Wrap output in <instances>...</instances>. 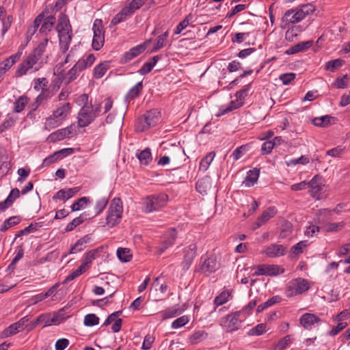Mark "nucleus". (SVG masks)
Masks as SVG:
<instances>
[{
  "instance_id": "nucleus-1",
  "label": "nucleus",
  "mask_w": 350,
  "mask_h": 350,
  "mask_svg": "<svg viewBox=\"0 0 350 350\" xmlns=\"http://www.w3.org/2000/svg\"><path fill=\"white\" fill-rule=\"evenodd\" d=\"M314 11L315 6L312 3L301 5L296 9L288 10L282 18V23L284 25V27L285 28L290 23H299Z\"/></svg>"
},
{
  "instance_id": "nucleus-2",
  "label": "nucleus",
  "mask_w": 350,
  "mask_h": 350,
  "mask_svg": "<svg viewBox=\"0 0 350 350\" xmlns=\"http://www.w3.org/2000/svg\"><path fill=\"white\" fill-rule=\"evenodd\" d=\"M57 31L59 40V46L63 53H66L72 40V29L68 16L62 14L58 19Z\"/></svg>"
},
{
  "instance_id": "nucleus-3",
  "label": "nucleus",
  "mask_w": 350,
  "mask_h": 350,
  "mask_svg": "<svg viewBox=\"0 0 350 350\" xmlns=\"http://www.w3.org/2000/svg\"><path fill=\"white\" fill-rule=\"evenodd\" d=\"M100 111V104H98L95 107H93L92 104L85 103L78 113V126L82 128L90 125L98 116Z\"/></svg>"
},
{
  "instance_id": "nucleus-4",
  "label": "nucleus",
  "mask_w": 350,
  "mask_h": 350,
  "mask_svg": "<svg viewBox=\"0 0 350 350\" xmlns=\"http://www.w3.org/2000/svg\"><path fill=\"white\" fill-rule=\"evenodd\" d=\"M167 199L168 196L165 193L154 194L146 197L143 202V212L150 213L159 211L165 206Z\"/></svg>"
},
{
  "instance_id": "nucleus-5",
  "label": "nucleus",
  "mask_w": 350,
  "mask_h": 350,
  "mask_svg": "<svg viewBox=\"0 0 350 350\" xmlns=\"http://www.w3.org/2000/svg\"><path fill=\"white\" fill-rule=\"evenodd\" d=\"M123 206L120 198H114L109 207L106 217V224L110 228L113 227L120 221L122 216Z\"/></svg>"
},
{
  "instance_id": "nucleus-6",
  "label": "nucleus",
  "mask_w": 350,
  "mask_h": 350,
  "mask_svg": "<svg viewBox=\"0 0 350 350\" xmlns=\"http://www.w3.org/2000/svg\"><path fill=\"white\" fill-rule=\"evenodd\" d=\"M71 111V105L69 103H64L46 119L45 125L49 129H54L58 126Z\"/></svg>"
},
{
  "instance_id": "nucleus-7",
  "label": "nucleus",
  "mask_w": 350,
  "mask_h": 350,
  "mask_svg": "<svg viewBox=\"0 0 350 350\" xmlns=\"http://www.w3.org/2000/svg\"><path fill=\"white\" fill-rule=\"evenodd\" d=\"M220 267V262L215 254H206L200 258L199 268L197 271L208 276L217 271Z\"/></svg>"
},
{
  "instance_id": "nucleus-8",
  "label": "nucleus",
  "mask_w": 350,
  "mask_h": 350,
  "mask_svg": "<svg viewBox=\"0 0 350 350\" xmlns=\"http://www.w3.org/2000/svg\"><path fill=\"white\" fill-rule=\"evenodd\" d=\"M160 112L153 109L147 111L143 116L138 118L135 124V130L142 132L154 126L159 120Z\"/></svg>"
},
{
  "instance_id": "nucleus-9",
  "label": "nucleus",
  "mask_w": 350,
  "mask_h": 350,
  "mask_svg": "<svg viewBox=\"0 0 350 350\" xmlns=\"http://www.w3.org/2000/svg\"><path fill=\"white\" fill-rule=\"evenodd\" d=\"M310 288L307 280L298 278L288 282L286 287L285 295L287 297H292L301 295Z\"/></svg>"
},
{
  "instance_id": "nucleus-10",
  "label": "nucleus",
  "mask_w": 350,
  "mask_h": 350,
  "mask_svg": "<svg viewBox=\"0 0 350 350\" xmlns=\"http://www.w3.org/2000/svg\"><path fill=\"white\" fill-rule=\"evenodd\" d=\"M250 88L251 84L250 83L245 85L239 91L237 92L235 94L237 100L231 101L228 107L224 109L221 108L219 113L217 115V116L224 115L230 111H233L234 109L241 107L243 105V100L247 96V93L250 91Z\"/></svg>"
},
{
  "instance_id": "nucleus-11",
  "label": "nucleus",
  "mask_w": 350,
  "mask_h": 350,
  "mask_svg": "<svg viewBox=\"0 0 350 350\" xmlns=\"http://www.w3.org/2000/svg\"><path fill=\"white\" fill-rule=\"evenodd\" d=\"M92 30L94 36L92 46L94 50L98 51L103 46L105 42V31L101 20H95L92 26Z\"/></svg>"
},
{
  "instance_id": "nucleus-12",
  "label": "nucleus",
  "mask_w": 350,
  "mask_h": 350,
  "mask_svg": "<svg viewBox=\"0 0 350 350\" xmlns=\"http://www.w3.org/2000/svg\"><path fill=\"white\" fill-rule=\"evenodd\" d=\"M40 59L36 55L31 53L26 59H25L18 67L16 70L17 76L25 75L27 72L31 68H34V71L39 70L40 66H37Z\"/></svg>"
},
{
  "instance_id": "nucleus-13",
  "label": "nucleus",
  "mask_w": 350,
  "mask_h": 350,
  "mask_svg": "<svg viewBox=\"0 0 350 350\" xmlns=\"http://www.w3.org/2000/svg\"><path fill=\"white\" fill-rule=\"evenodd\" d=\"M184 258L182 262V267L184 270H188L191 265L197 254V246L193 243L184 249Z\"/></svg>"
},
{
  "instance_id": "nucleus-14",
  "label": "nucleus",
  "mask_w": 350,
  "mask_h": 350,
  "mask_svg": "<svg viewBox=\"0 0 350 350\" xmlns=\"http://www.w3.org/2000/svg\"><path fill=\"white\" fill-rule=\"evenodd\" d=\"M321 322V319L312 313H305L301 316L299 319L300 324L306 329L310 330L315 327V325H319Z\"/></svg>"
},
{
  "instance_id": "nucleus-15",
  "label": "nucleus",
  "mask_w": 350,
  "mask_h": 350,
  "mask_svg": "<svg viewBox=\"0 0 350 350\" xmlns=\"http://www.w3.org/2000/svg\"><path fill=\"white\" fill-rule=\"evenodd\" d=\"M176 237L177 232L174 228L168 230L165 234V240L158 247L159 254H163L169 247L173 245Z\"/></svg>"
},
{
  "instance_id": "nucleus-16",
  "label": "nucleus",
  "mask_w": 350,
  "mask_h": 350,
  "mask_svg": "<svg viewBox=\"0 0 350 350\" xmlns=\"http://www.w3.org/2000/svg\"><path fill=\"white\" fill-rule=\"evenodd\" d=\"M146 49V44H141L131 48L129 51L124 53L121 58L120 62L126 64L133 59L134 57L142 54Z\"/></svg>"
},
{
  "instance_id": "nucleus-17",
  "label": "nucleus",
  "mask_w": 350,
  "mask_h": 350,
  "mask_svg": "<svg viewBox=\"0 0 350 350\" xmlns=\"http://www.w3.org/2000/svg\"><path fill=\"white\" fill-rule=\"evenodd\" d=\"M268 257L277 258L285 255L286 248L282 245L271 244L267 246L263 252Z\"/></svg>"
},
{
  "instance_id": "nucleus-18",
  "label": "nucleus",
  "mask_w": 350,
  "mask_h": 350,
  "mask_svg": "<svg viewBox=\"0 0 350 350\" xmlns=\"http://www.w3.org/2000/svg\"><path fill=\"white\" fill-rule=\"evenodd\" d=\"M241 313V311H238L226 317L225 327L227 332H233L239 328L241 321H239V317Z\"/></svg>"
},
{
  "instance_id": "nucleus-19",
  "label": "nucleus",
  "mask_w": 350,
  "mask_h": 350,
  "mask_svg": "<svg viewBox=\"0 0 350 350\" xmlns=\"http://www.w3.org/2000/svg\"><path fill=\"white\" fill-rule=\"evenodd\" d=\"M185 153L184 151L178 149L176 152L172 153L171 154V157L169 156H163L161 157L159 161L157 162V164L159 165H165L170 163V160L172 159L174 162H175L176 164L179 163V160L183 159L185 161Z\"/></svg>"
},
{
  "instance_id": "nucleus-20",
  "label": "nucleus",
  "mask_w": 350,
  "mask_h": 350,
  "mask_svg": "<svg viewBox=\"0 0 350 350\" xmlns=\"http://www.w3.org/2000/svg\"><path fill=\"white\" fill-rule=\"evenodd\" d=\"M80 191V187L69 188L68 189H60L53 197V200H60L64 202L73 197Z\"/></svg>"
},
{
  "instance_id": "nucleus-21",
  "label": "nucleus",
  "mask_w": 350,
  "mask_h": 350,
  "mask_svg": "<svg viewBox=\"0 0 350 350\" xmlns=\"http://www.w3.org/2000/svg\"><path fill=\"white\" fill-rule=\"evenodd\" d=\"M92 239L90 234H86L79 239L75 244L70 248L69 254H76L83 251L90 242Z\"/></svg>"
},
{
  "instance_id": "nucleus-22",
  "label": "nucleus",
  "mask_w": 350,
  "mask_h": 350,
  "mask_svg": "<svg viewBox=\"0 0 350 350\" xmlns=\"http://www.w3.org/2000/svg\"><path fill=\"white\" fill-rule=\"evenodd\" d=\"M95 61V57L93 54H90L86 57H83L79 59L77 62L74 65L78 71H83L87 68L90 67Z\"/></svg>"
},
{
  "instance_id": "nucleus-23",
  "label": "nucleus",
  "mask_w": 350,
  "mask_h": 350,
  "mask_svg": "<svg viewBox=\"0 0 350 350\" xmlns=\"http://www.w3.org/2000/svg\"><path fill=\"white\" fill-rule=\"evenodd\" d=\"M277 213V210L274 206H270L267 208L257 219V227H260L271 218L273 217Z\"/></svg>"
},
{
  "instance_id": "nucleus-24",
  "label": "nucleus",
  "mask_w": 350,
  "mask_h": 350,
  "mask_svg": "<svg viewBox=\"0 0 350 350\" xmlns=\"http://www.w3.org/2000/svg\"><path fill=\"white\" fill-rule=\"evenodd\" d=\"M143 90V82L139 81L132 87L125 96L124 100L129 103L131 100L139 96Z\"/></svg>"
},
{
  "instance_id": "nucleus-25",
  "label": "nucleus",
  "mask_w": 350,
  "mask_h": 350,
  "mask_svg": "<svg viewBox=\"0 0 350 350\" xmlns=\"http://www.w3.org/2000/svg\"><path fill=\"white\" fill-rule=\"evenodd\" d=\"M196 190L201 194H206L211 187L210 177L206 176L198 180L196 185Z\"/></svg>"
},
{
  "instance_id": "nucleus-26",
  "label": "nucleus",
  "mask_w": 350,
  "mask_h": 350,
  "mask_svg": "<svg viewBox=\"0 0 350 350\" xmlns=\"http://www.w3.org/2000/svg\"><path fill=\"white\" fill-rule=\"evenodd\" d=\"M21 53L18 52L5 59L1 64L0 69L5 73L21 57Z\"/></svg>"
},
{
  "instance_id": "nucleus-27",
  "label": "nucleus",
  "mask_w": 350,
  "mask_h": 350,
  "mask_svg": "<svg viewBox=\"0 0 350 350\" xmlns=\"http://www.w3.org/2000/svg\"><path fill=\"white\" fill-rule=\"evenodd\" d=\"M259 174V169L254 168L253 170H249L243 183L248 187L253 186L257 182Z\"/></svg>"
},
{
  "instance_id": "nucleus-28",
  "label": "nucleus",
  "mask_w": 350,
  "mask_h": 350,
  "mask_svg": "<svg viewBox=\"0 0 350 350\" xmlns=\"http://www.w3.org/2000/svg\"><path fill=\"white\" fill-rule=\"evenodd\" d=\"M136 157L139 160L142 165H148L152 160V153L149 148L143 150L137 151Z\"/></svg>"
},
{
  "instance_id": "nucleus-29",
  "label": "nucleus",
  "mask_w": 350,
  "mask_h": 350,
  "mask_svg": "<svg viewBox=\"0 0 350 350\" xmlns=\"http://www.w3.org/2000/svg\"><path fill=\"white\" fill-rule=\"evenodd\" d=\"M133 13L129 9V8L124 7L120 12H118L111 20V25H116L126 20L127 16H131Z\"/></svg>"
},
{
  "instance_id": "nucleus-30",
  "label": "nucleus",
  "mask_w": 350,
  "mask_h": 350,
  "mask_svg": "<svg viewBox=\"0 0 350 350\" xmlns=\"http://www.w3.org/2000/svg\"><path fill=\"white\" fill-rule=\"evenodd\" d=\"M109 62H103L98 64L94 68L93 76L95 79H100L103 77L107 70L109 68Z\"/></svg>"
},
{
  "instance_id": "nucleus-31",
  "label": "nucleus",
  "mask_w": 350,
  "mask_h": 350,
  "mask_svg": "<svg viewBox=\"0 0 350 350\" xmlns=\"http://www.w3.org/2000/svg\"><path fill=\"white\" fill-rule=\"evenodd\" d=\"M55 21L56 18L53 16H49L46 18H44V23L41 25L40 32L42 33H47L48 32L51 31Z\"/></svg>"
},
{
  "instance_id": "nucleus-32",
  "label": "nucleus",
  "mask_w": 350,
  "mask_h": 350,
  "mask_svg": "<svg viewBox=\"0 0 350 350\" xmlns=\"http://www.w3.org/2000/svg\"><path fill=\"white\" fill-rule=\"evenodd\" d=\"M332 120H334V118L329 116H323L314 118L312 120V123L317 126L325 127L331 124Z\"/></svg>"
},
{
  "instance_id": "nucleus-33",
  "label": "nucleus",
  "mask_w": 350,
  "mask_h": 350,
  "mask_svg": "<svg viewBox=\"0 0 350 350\" xmlns=\"http://www.w3.org/2000/svg\"><path fill=\"white\" fill-rule=\"evenodd\" d=\"M29 98L25 96H20L14 103V111L16 113L21 112L26 105L29 103Z\"/></svg>"
},
{
  "instance_id": "nucleus-34",
  "label": "nucleus",
  "mask_w": 350,
  "mask_h": 350,
  "mask_svg": "<svg viewBox=\"0 0 350 350\" xmlns=\"http://www.w3.org/2000/svg\"><path fill=\"white\" fill-rule=\"evenodd\" d=\"M280 301H281V298L279 296H278V295L273 296L272 297L269 299L265 302L258 305L257 307L256 311H257V312L260 313V312H262L264 310H265L266 308L274 305L276 303L280 302Z\"/></svg>"
},
{
  "instance_id": "nucleus-35",
  "label": "nucleus",
  "mask_w": 350,
  "mask_h": 350,
  "mask_svg": "<svg viewBox=\"0 0 350 350\" xmlns=\"http://www.w3.org/2000/svg\"><path fill=\"white\" fill-rule=\"evenodd\" d=\"M117 256L119 260L124 262H129L132 258L131 250L128 248L119 247L117 250Z\"/></svg>"
},
{
  "instance_id": "nucleus-36",
  "label": "nucleus",
  "mask_w": 350,
  "mask_h": 350,
  "mask_svg": "<svg viewBox=\"0 0 350 350\" xmlns=\"http://www.w3.org/2000/svg\"><path fill=\"white\" fill-rule=\"evenodd\" d=\"M86 215L85 213H82L79 217L73 219L70 223H68L65 228L66 232H70L73 230L77 226L82 224L86 219Z\"/></svg>"
},
{
  "instance_id": "nucleus-37",
  "label": "nucleus",
  "mask_w": 350,
  "mask_h": 350,
  "mask_svg": "<svg viewBox=\"0 0 350 350\" xmlns=\"http://www.w3.org/2000/svg\"><path fill=\"white\" fill-rule=\"evenodd\" d=\"M21 329L18 328L17 323H14L9 325L1 333V338H5L10 337L19 332Z\"/></svg>"
},
{
  "instance_id": "nucleus-38",
  "label": "nucleus",
  "mask_w": 350,
  "mask_h": 350,
  "mask_svg": "<svg viewBox=\"0 0 350 350\" xmlns=\"http://www.w3.org/2000/svg\"><path fill=\"white\" fill-rule=\"evenodd\" d=\"M319 180L320 178L318 176H315L310 182H307L308 185L311 188L310 193L312 196L321 190V185L319 183Z\"/></svg>"
},
{
  "instance_id": "nucleus-39",
  "label": "nucleus",
  "mask_w": 350,
  "mask_h": 350,
  "mask_svg": "<svg viewBox=\"0 0 350 350\" xmlns=\"http://www.w3.org/2000/svg\"><path fill=\"white\" fill-rule=\"evenodd\" d=\"M250 150L249 144L242 145L237 147L231 154L234 161H237L241 158Z\"/></svg>"
},
{
  "instance_id": "nucleus-40",
  "label": "nucleus",
  "mask_w": 350,
  "mask_h": 350,
  "mask_svg": "<svg viewBox=\"0 0 350 350\" xmlns=\"http://www.w3.org/2000/svg\"><path fill=\"white\" fill-rule=\"evenodd\" d=\"M215 156V153L214 152H209L206 157H204L200 161V169L203 171H206L213 161L214 157Z\"/></svg>"
},
{
  "instance_id": "nucleus-41",
  "label": "nucleus",
  "mask_w": 350,
  "mask_h": 350,
  "mask_svg": "<svg viewBox=\"0 0 350 350\" xmlns=\"http://www.w3.org/2000/svg\"><path fill=\"white\" fill-rule=\"evenodd\" d=\"M182 310H180L179 308H170L162 312V319H167L170 318H173L180 314Z\"/></svg>"
},
{
  "instance_id": "nucleus-42",
  "label": "nucleus",
  "mask_w": 350,
  "mask_h": 350,
  "mask_svg": "<svg viewBox=\"0 0 350 350\" xmlns=\"http://www.w3.org/2000/svg\"><path fill=\"white\" fill-rule=\"evenodd\" d=\"M169 32L166 31L163 34L159 36L156 40V44L152 49V51H157L165 45L167 38H168Z\"/></svg>"
},
{
  "instance_id": "nucleus-43",
  "label": "nucleus",
  "mask_w": 350,
  "mask_h": 350,
  "mask_svg": "<svg viewBox=\"0 0 350 350\" xmlns=\"http://www.w3.org/2000/svg\"><path fill=\"white\" fill-rule=\"evenodd\" d=\"M108 204V198L107 197H103L97 200L94 206L95 216L99 215L106 208Z\"/></svg>"
},
{
  "instance_id": "nucleus-44",
  "label": "nucleus",
  "mask_w": 350,
  "mask_h": 350,
  "mask_svg": "<svg viewBox=\"0 0 350 350\" xmlns=\"http://www.w3.org/2000/svg\"><path fill=\"white\" fill-rule=\"evenodd\" d=\"M344 61L340 59H336L327 62L325 65V69L334 72L336 68L342 66Z\"/></svg>"
},
{
  "instance_id": "nucleus-45",
  "label": "nucleus",
  "mask_w": 350,
  "mask_h": 350,
  "mask_svg": "<svg viewBox=\"0 0 350 350\" xmlns=\"http://www.w3.org/2000/svg\"><path fill=\"white\" fill-rule=\"evenodd\" d=\"M99 318L94 314H88L84 317L83 323L85 325L92 327L98 325Z\"/></svg>"
},
{
  "instance_id": "nucleus-46",
  "label": "nucleus",
  "mask_w": 350,
  "mask_h": 350,
  "mask_svg": "<svg viewBox=\"0 0 350 350\" xmlns=\"http://www.w3.org/2000/svg\"><path fill=\"white\" fill-rule=\"evenodd\" d=\"M66 138L65 131L63 129H59L49 135L48 139L51 142H55Z\"/></svg>"
},
{
  "instance_id": "nucleus-47",
  "label": "nucleus",
  "mask_w": 350,
  "mask_h": 350,
  "mask_svg": "<svg viewBox=\"0 0 350 350\" xmlns=\"http://www.w3.org/2000/svg\"><path fill=\"white\" fill-rule=\"evenodd\" d=\"M192 19L191 14L187 15L184 20H183L176 27L174 30V34H180L183 30H184L189 25L190 21Z\"/></svg>"
},
{
  "instance_id": "nucleus-48",
  "label": "nucleus",
  "mask_w": 350,
  "mask_h": 350,
  "mask_svg": "<svg viewBox=\"0 0 350 350\" xmlns=\"http://www.w3.org/2000/svg\"><path fill=\"white\" fill-rule=\"evenodd\" d=\"M90 202L89 198L87 197H82L75 201L71 205L72 211H79L83 206V204H88Z\"/></svg>"
},
{
  "instance_id": "nucleus-49",
  "label": "nucleus",
  "mask_w": 350,
  "mask_h": 350,
  "mask_svg": "<svg viewBox=\"0 0 350 350\" xmlns=\"http://www.w3.org/2000/svg\"><path fill=\"white\" fill-rule=\"evenodd\" d=\"M48 43V39H45L41 42L37 47H36L32 53L33 55H36L38 58L40 59L43 53L45 51L46 45Z\"/></svg>"
},
{
  "instance_id": "nucleus-50",
  "label": "nucleus",
  "mask_w": 350,
  "mask_h": 350,
  "mask_svg": "<svg viewBox=\"0 0 350 350\" xmlns=\"http://www.w3.org/2000/svg\"><path fill=\"white\" fill-rule=\"evenodd\" d=\"M97 252L98 250H92L88 252L85 254L84 262L81 265V266H84L85 269L87 267H89L90 265L92 263V260L95 258Z\"/></svg>"
},
{
  "instance_id": "nucleus-51",
  "label": "nucleus",
  "mask_w": 350,
  "mask_h": 350,
  "mask_svg": "<svg viewBox=\"0 0 350 350\" xmlns=\"http://www.w3.org/2000/svg\"><path fill=\"white\" fill-rule=\"evenodd\" d=\"M267 275H277L284 272V269H281L278 265H267Z\"/></svg>"
},
{
  "instance_id": "nucleus-52",
  "label": "nucleus",
  "mask_w": 350,
  "mask_h": 350,
  "mask_svg": "<svg viewBox=\"0 0 350 350\" xmlns=\"http://www.w3.org/2000/svg\"><path fill=\"white\" fill-rule=\"evenodd\" d=\"M299 27L294 26L291 28H289L285 33V38L289 42H293L294 38L297 36L298 32H299Z\"/></svg>"
},
{
  "instance_id": "nucleus-53",
  "label": "nucleus",
  "mask_w": 350,
  "mask_h": 350,
  "mask_svg": "<svg viewBox=\"0 0 350 350\" xmlns=\"http://www.w3.org/2000/svg\"><path fill=\"white\" fill-rule=\"evenodd\" d=\"M85 269L84 268V266H80L77 269L72 272L70 274L66 276V278L64 280V283H67L76 278L81 275L85 271Z\"/></svg>"
},
{
  "instance_id": "nucleus-54",
  "label": "nucleus",
  "mask_w": 350,
  "mask_h": 350,
  "mask_svg": "<svg viewBox=\"0 0 350 350\" xmlns=\"http://www.w3.org/2000/svg\"><path fill=\"white\" fill-rule=\"evenodd\" d=\"M230 293L227 291H223L215 298L214 303L216 306H221L228 301Z\"/></svg>"
},
{
  "instance_id": "nucleus-55",
  "label": "nucleus",
  "mask_w": 350,
  "mask_h": 350,
  "mask_svg": "<svg viewBox=\"0 0 350 350\" xmlns=\"http://www.w3.org/2000/svg\"><path fill=\"white\" fill-rule=\"evenodd\" d=\"M266 332V325L264 323L258 324L254 327L252 328L248 334L251 336H260Z\"/></svg>"
},
{
  "instance_id": "nucleus-56",
  "label": "nucleus",
  "mask_w": 350,
  "mask_h": 350,
  "mask_svg": "<svg viewBox=\"0 0 350 350\" xmlns=\"http://www.w3.org/2000/svg\"><path fill=\"white\" fill-rule=\"evenodd\" d=\"M48 81L46 78H38L34 79V87L33 88L37 90H42L47 87Z\"/></svg>"
},
{
  "instance_id": "nucleus-57",
  "label": "nucleus",
  "mask_w": 350,
  "mask_h": 350,
  "mask_svg": "<svg viewBox=\"0 0 350 350\" xmlns=\"http://www.w3.org/2000/svg\"><path fill=\"white\" fill-rule=\"evenodd\" d=\"M307 246L306 241H301L293 245L291 248V252L295 256H298L303 252V248Z\"/></svg>"
},
{
  "instance_id": "nucleus-58",
  "label": "nucleus",
  "mask_w": 350,
  "mask_h": 350,
  "mask_svg": "<svg viewBox=\"0 0 350 350\" xmlns=\"http://www.w3.org/2000/svg\"><path fill=\"white\" fill-rule=\"evenodd\" d=\"M291 232H292L291 224L288 221H286L282 224L280 237L281 238H286L291 234Z\"/></svg>"
},
{
  "instance_id": "nucleus-59",
  "label": "nucleus",
  "mask_w": 350,
  "mask_h": 350,
  "mask_svg": "<svg viewBox=\"0 0 350 350\" xmlns=\"http://www.w3.org/2000/svg\"><path fill=\"white\" fill-rule=\"evenodd\" d=\"M189 319L187 316H182L172 322V327L173 329H178L186 325Z\"/></svg>"
},
{
  "instance_id": "nucleus-60",
  "label": "nucleus",
  "mask_w": 350,
  "mask_h": 350,
  "mask_svg": "<svg viewBox=\"0 0 350 350\" xmlns=\"http://www.w3.org/2000/svg\"><path fill=\"white\" fill-rule=\"evenodd\" d=\"M291 336L288 335L280 339L275 346L277 350H284L291 342Z\"/></svg>"
},
{
  "instance_id": "nucleus-61",
  "label": "nucleus",
  "mask_w": 350,
  "mask_h": 350,
  "mask_svg": "<svg viewBox=\"0 0 350 350\" xmlns=\"http://www.w3.org/2000/svg\"><path fill=\"white\" fill-rule=\"evenodd\" d=\"M273 148L274 142H272L271 140L266 141L261 146V152L262 154H268L271 153Z\"/></svg>"
},
{
  "instance_id": "nucleus-62",
  "label": "nucleus",
  "mask_w": 350,
  "mask_h": 350,
  "mask_svg": "<svg viewBox=\"0 0 350 350\" xmlns=\"http://www.w3.org/2000/svg\"><path fill=\"white\" fill-rule=\"evenodd\" d=\"M345 226L343 222L338 223H330L326 225L325 230L327 232H336L338 230L342 229Z\"/></svg>"
},
{
  "instance_id": "nucleus-63",
  "label": "nucleus",
  "mask_w": 350,
  "mask_h": 350,
  "mask_svg": "<svg viewBox=\"0 0 350 350\" xmlns=\"http://www.w3.org/2000/svg\"><path fill=\"white\" fill-rule=\"evenodd\" d=\"M208 334L204 331L196 332L191 336L192 342L197 343L207 338Z\"/></svg>"
},
{
  "instance_id": "nucleus-64",
  "label": "nucleus",
  "mask_w": 350,
  "mask_h": 350,
  "mask_svg": "<svg viewBox=\"0 0 350 350\" xmlns=\"http://www.w3.org/2000/svg\"><path fill=\"white\" fill-rule=\"evenodd\" d=\"M69 340L66 338H61L57 340L55 350H64L69 345Z\"/></svg>"
}]
</instances>
